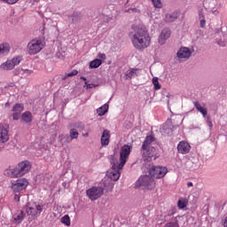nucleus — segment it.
I'll return each mask as SVG.
<instances>
[{
    "instance_id": "nucleus-1",
    "label": "nucleus",
    "mask_w": 227,
    "mask_h": 227,
    "mask_svg": "<svg viewBox=\"0 0 227 227\" xmlns=\"http://www.w3.org/2000/svg\"><path fill=\"white\" fill-rule=\"evenodd\" d=\"M131 42L137 51H145V49L150 47V34L148 30L145 28H138L131 38Z\"/></svg>"
},
{
    "instance_id": "nucleus-2",
    "label": "nucleus",
    "mask_w": 227,
    "mask_h": 227,
    "mask_svg": "<svg viewBox=\"0 0 227 227\" xmlns=\"http://www.w3.org/2000/svg\"><path fill=\"white\" fill-rule=\"evenodd\" d=\"M31 168H33L31 161L23 160L16 167L5 169L4 175L6 176H10V178H20V176H24L26 173H29V171H31Z\"/></svg>"
},
{
    "instance_id": "nucleus-3",
    "label": "nucleus",
    "mask_w": 227,
    "mask_h": 227,
    "mask_svg": "<svg viewBox=\"0 0 227 227\" xmlns=\"http://www.w3.org/2000/svg\"><path fill=\"white\" fill-rule=\"evenodd\" d=\"M109 160L112 167L111 169L106 171V176H108V178L112 179L114 182H118L121 175L120 170L123 169V167L120 166V162L118 160H116V158H114V155H111Z\"/></svg>"
},
{
    "instance_id": "nucleus-4",
    "label": "nucleus",
    "mask_w": 227,
    "mask_h": 227,
    "mask_svg": "<svg viewBox=\"0 0 227 227\" xmlns=\"http://www.w3.org/2000/svg\"><path fill=\"white\" fill-rule=\"evenodd\" d=\"M27 49L30 56H35V54H38L43 49V41L40 37L32 39L27 43Z\"/></svg>"
},
{
    "instance_id": "nucleus-5",
    "label": "nucleus",
    "mask_w": 227,
    "mask_h": 227,
    "mask_svg": "<svg viewBox=\"0 0 227 227\" xmlns=\"http://www.w3.org/2000/svg\"><path fill=\"white\" fill-rule=\"evenodd\" d=\"M27 185H29V181L26 178H19L17 180H12L10 189L13 192H20L22 191H26L27 189Z\"/></svg>"
},
{
    "instance_id": "nucleus-6",
    "label": "nucleus",
    "mask_w": 227,
    "mask_h": 227,
    "mask_svg": "<svg viewBox=\"0 0 227 227\" xmlns=\"http://www.w3.org/2000/svg\"><path fill=\"white\" fill-rule=\"evenodd\" d=\"M136 187H145L148 191L155 189V180L148 176H142L138 178Z\"/></svg>"
},
{
    "instance_id": "nucleus-7",
    "label": "nucleus",
    "mask_w": 227,
    "mask_h": 227,
    "mask_svg": "<svg viewBox=\"0 0 227 227\" xmlns=\"http://www.w3.org/2000/svg\"><path fill=\"white\" fill-rule=\"evenodd\" d=\"M86 194L89 200L95 201L98 200V198H102V195L104 194V188L100 186H92L86 191Z\"/></svg>"
},
{
    "instance_id": "nucleus-8",
    "label": "nucleus",
    "mask_w": 227,
    "mask_h": 227,
    "mask_svg": "<svg viewBox=\"0 0 227 227\" xmlns=\"http://www.w3.org/2000/svg\"><path fill=\"white\" fill-rule=\"evenodd\" d=\"M168 173V168L162 166H153L149 168V175L153 178H164Z\"/></svg>"
},
{
    "instance_id": "nucleus-9",
    "label": "nucleus",
    "mask_w": 227,
    "mask_h": 227,
    "mask_svg": "<svg viewBox=\"0 0 227 227\" xmlns=\"http://www.w3.org/2000/svg\"><path fill=\"white\" fill-rule=\"evenodd\" d=\"M132 150V147L129 145H125L121 148L120 153V166L121 168H123L125 164H127V160L129 159V156L130 155V152Z\"/></svg>"
},
{
    "instance_id": "nucleus-10",
    "label": "nucleus",
    "mask_w": 227,
    "mask_h": 227,
    "mask_svg": "<svg viewBox=\"0 0 227 227\" xmlns=\"http://www.w3.org/2000/svg\"><path fill=\"white\" fill-rule=\"evenodd\" d=\"M25 210L27 215H32V217H38V215L43 212V205L35 203L34 206H26Z\"/></svg>"
},
{
    "instance_id": "nucleus-11",
    "label": "nucleus",
    "mask_w": 227,
    "mask_h": 227,
    "mask_svg": "<svg viewBox=\"0 0 227 227\" xmlns=\"http://www.w3.org/2000/svg\"><path fill=\"white\" fill-rule=\"evenodd\" d=\"M10 124L0 123V143H8L10 141Z\"/></svg>"
},
{
    "instance_id": "nucleus-12",
    "label": "nucleus",
    "mask_w": 227,
    "mask_h": 227,
    "mask_svg": "<svg viewBox=\"0 0 227 227\" xmlns=\"http://www.w3.org/2000/svg\"><path fill=\"white\" fill-rule=\"evenodd\" d=\"M22 111H24V104L22 103H16L12 109V112L13 113L12 114V118L14 121H18V120H20V115L22 114Z\"/></svg>"
},
{
    "instance_id": "nucleus-13",
    "label": "nucleus",
    "mask_w": 227,
    "mask_h": 227,
    "mask_svg": "<svg viewBox=\"0 0 227 227\" xmlns=\"http://www.w3.org/2000/svg\"><path fill=\"white\" fill-rule=\"evenodd\" d=\"M191 56H192V52L191 51V49H189L187 47H182L176 52V57L179 59H189V58H191Z\"/></svg>"
},
{
    "instance_id": "nucleus-14",
    "label": "nucleus",
    "mask_w": 227,
    "mask_h": 227,
    "mask_svg": "<svg viewBox=\"0 0 227 227\" xmlns=\"http://www.w3.org/2000/svg\"><path fill=\"white\" fill-rule=\"evenodd\" d=\"M155 147H149L146 150H144L143 153H142V157L144 159V160H147L150 161L152 160V158L154 157V160L155 159H157V156H155Z\"/></svg>"
},
{
    "instance_id": "nucleus-15",
    "label": "nucleus",
    "mask_w": 227,
    "mask_h": 227,
    "mask_svg": "<svg viewBox=\"0 0 227 227\" xmlns=\"http://www.w3.org/2000/svg\"><path fill=\"white\" fill-rule=\"evenodd\" d=\"M177 152L178 153H182V155H185L191 152V145L188 142L181 141L177 145Z\"/></svg>"
},
{
    "instance_id": "nucleus-16",
    "label": "nucleus",
    "mask_w": 227,
    "mask_h": 227,
    "mask_svg": "<svg viewBox=\"0 0 227 227\" xmlns=\"http://www.w3.org/2000/svg\"><path fill=\"white\" fill-rule=\"evenodd\" d=\"M171 36V30H169V28H163L158 42L160 45H164V43H166V40H168L169 37Z\"/></svg>"
},
{
    "instance_id": "nucleus-17",
    "label": "nucleus",
    "mask_w": 227,
    "mask_h": 227,
    "mask_svg": "<svg viewBox=\"0 0 227 227\" xmlns=\"http://www.w3.org/2000/svg\"><path fill=\"white\" fill-rule=\"evenodd\" d=\"M111 141V131L104 129L101 135V146H108Z\"/></svg>"
},
{
    "instance_id": "nucleus-18",
    "label": "nucleus",
    "mask_w": 227,
    "mask_h": 227,
    "mask_svg": "<svg viewBox=\"0 0 227 227\" xmlns=\"http://www.w3.org/2000/svg\"><path fill=\"white\" fill-rule=\"evenodd\" d=\"M20 118H21L23 123H27V125L33 123V114L29 111L24 112Z\"/></svg>"
},
{
    "instance_id": "nucleus-19",
    "label": "nucleus",
    "mask_w": 227,
    "mask_h": 227,
    "mask_svg": "<svg viewBox=\"0 0 227 227\" xmlns=\"http://www.w3.org/2000/svg\"><path fill=\"white\" fill-rule=\"evenodd\" d=\"M25 217H26V214L22 210L17 211V213L14 214L12 216L13 221H15L16 224H20V223L24 221Z\"/></svg>"
},
{
    "instance_id": "nucleus-20",
    "label": "nucleus",
    "mask_w": 227,
    "mask_h": 227,
    "mask_svg": "<svg viewBox=\"0 0 227 227\" xmlns=\"http://www.w3.org/2000/svg\"><path fill=\"white\" fill-rule=\"evenodd\" d=\"M178 17H180V12L178 11L167 13L165 16V22H175Z\"/></svg>"
},
{
    "instance_id": "nucleus-21",
    "label": "nucleus",
    "mask_w": 227,
    "mask_h": 227,
    "mask_svg": "<svg viewBox=\"0 0 227 227\" xmlns=\"http://www.w3.org/2000/svg\"><path fill=\"white\" fill-rule=\"evenodd\" d=\"M155 141V137L152 135L147 136L142 145V150H148L150 145Z\"/></svg>"
},
{
    "instance_id": "nucleus-22",
    "label": "nucleus",
    "mask_w": 227,
    "mask_h": 227,
    "mask_svg": "<svg viewBox=\"0 0 227 227\" xmlns=\"http://www.w3.org/2000/svg\"><path fill=\"white\" fill-rule=\"evenodd\" d=\"M193 106L199 113H201L203 118H207V114H208L207 108L201 106V104H200L198 101L193 102Z\"/></svg>"
},
{
    "instance_id": "nucleus-23",
    "label": "nucleus",
    "mask_w": 227,
    "mask_h": 227,
    "mask_svg": "<svg viewBox=\"0 0 227 227\" xmlns=\"http://www.w3.org/2000/svg\"><path fill=\"white\" fill-rule=\"evenodd\" d=\"M162 130L165 132V134H173V123L171 122V119H168L165 125L162 128Z\"/></svg>"
},
{
    "instance_id": "nucleus-24",
    "label": "nucleus",
    "mask_w": 227,
    "mask_h": 227,
    "mask_svg": "<svg viewBox=\"0 0 227 227\" xmlns=\"http://www.w3.org/2000/svg\"><path fill=\"white\" fill-rule=\"evenodd\" d=\"M0 68L2 70H13L15 66L12 60H7L6 62L1 64Z\"/></svg>"
},
{
    "instance_id": "nucleus-25",
    "label": "nucleus",
    "mask_w": 227,
    "mask_h": 227,
    "mask_svg": "<svg viewBox=\"0 0 227 227\" xmlns=\"http://www.w3.org/2000/svg\"><path fill=\"white\" fill-rule=\"evenodd\" d=\"M107 111H109V105L107 103L97 109L98 116H104V114H106Z\"/></svg>"
},
{
    "instance_id": "nucleus-26",
    "label": "nucleus",
    "mask_w": 227,
    "mask_h": 227,
    "mask_svg": "<svg viewBox=\"0 0 227 227\" xmlns=\"http://www.w3.org/2000/svg\"><path fill=\"white\" fill-rule=\"evenodd\" d=\"M72 128L80 129V130H84L86 129V127L84 126V123L81 121L70 123L67 125V129H72Z\"/></svg>"
},
{
    "instance_id": "nucleus-27",
    "label": "nucleus",
    "mask_w": 227,
    "mask_h": 227,
    "mask_svg": "<svg viewBox=\"0 0 227 227\" xmlns=\"http://www.w3.org/2000/svg\"><path fill=\"white\" fill-rule=\"evenodd\" d=\"M102 66V59H96L90 62V68H98V67Z\"/></svg>"
},
{
    "instance_id": "nucleus-28",
    "label": "nucleus",
    "mask_w": 227,
    "mask_h": 227,
    "mask_svg": "<svg viewBox=\"0 0 227 227\" xmlns=\"http://www.w3.org/2000/svg\"><path fill=\"white\" fill-rule=\"evenodd\" d=\"M8 52H10V44L8 43L0 44V55L8 54Z\"/></svg>"
},
{
    "instance_id": "nucleus-29",
    "label": "nucleus",
    "mask_w": 227,
    "mask_h": 227,
    "mask_svg": "<svg viewBox=\"0 0 227 227\" xmlns=\"http://www.w3.org/2000/svg\"><path fill=\"white\" fill-rule=\"evenodd\" d=\"M137 69L136 68H131L129 70H128L125 74L126 77H128L129 79H132V77H136L137 75Z\"/></svg>"
},
{
    "instance_id": "nucleus-30",
    "label": "nucleus",
    "mask_w": 227,
    "mask_h": 227,
    "mask_svg": "<svg viewBox=\"0 0 227 227\" xmlns=\"http://www.w3.org/2000/svg\"><path fill=\"white\" fill-rule=\"evenodd\" d=\"M69 130V137L71 139H77V137H79V131H77V129L71 128Z\"/></svg>"
},
{
    "instance_id": "nucleus-31",
    "label": "nucleus",
    "mask_w": 227,
    "mask_h": 227,
    "mask_svg": "<svg viewBox=\"0 0 227 227\" xmlns=\"http://www.w3.org/2000/svg\"><path fill=\"white\" fill-rule=\"evenodd\" d=\"M77 20H79V15H77V12H74L69 17V22H71V24H77Z\"/></svg>"
},
{
    "instance_id": "nucleus-32",
    "label": "nucleus",
    "mask_w": 227,
    "mask_h": 227,
    "mask_svg": "<svg viewBox=\"0 0 227 227\" xmlns=\"http://www.w3.org/2000/svg\"><path fill=\"white\" fill-rule=\"evenodd\" d=\"M79 74V71L76 69H74L72 72L66 74L64 76H62V81H65L67 77H74V75H77Z\"/></svg>"
},
{
    "instance_id": "nucleus-33",
    "label": "nucleus",
    "mask_w": 227,
    "mask_h": 227,
    "mask_svg": "<svg viewBox=\"0 0 227 227\" xmlns=\"http://www.w3.org/2000/svg\"><path fill=\"white\" fill-rule=\"evenodd\" d=\"M61 223H62V224H65V226H70V224H71L70 216L68 215H64L61 218Z\"/></svg>"
},
{
    "instance_id": "nucleus-34",
    "label": "nucleus",
    "mask_w": 227,
    "mask_h": 227,
    "mask_svg": "<svg viewBox=\"0 0 227 227\" xmlns=\"http://www.w3.org/2000/svg\"><path fill=\"white\" fill-rule=\"evenodd\" d=\"M153 84L154 86V90H160L161 86H160V83L159 82V78L153 77Z\"/></svg>"
},
{
    "instance_id": "nucleus-35",
    "label": "nucleus",
    "mask_w": 227,
    "mask_h": 227,
    "mask_svg": "<svg viewBox=\"0 0 227 227\" xmlns=\"http://www.w3.org/2000/svg\"><path fill=\"white\" fill-rule=\"evenodd\" d=\"M11 61L12 62V65H14V67H17V65H20L22 61V57H14Z\"/></svg>"
},
{
    "instance_id": "nucleus-36",
    "label": "nucleus",
    "mask_w": 227,
    "mask_h": 227,
    "mask_svg": "<svg viewBox=\"0 0 227 227\" xmlns=\"http://www.w3.org/2000/svg\"><path fill=\"white\" fill-rule=\"evenodd\" d=\"M177 207L178 208H180V210L185 208V207H187V204L185 203V200H179L177 201Z\"/></svg>"
},
{
    "instance_id": "nucleus-37",
    "label": "nucleus",
    "mask_w": 227,
    "mask_h": 227,
    "mask_svg": "<svg viewBox=\"0 0 227 227\" xmlns=\"http://www.w3.org/2000/svg\"><path fill=\"white\" fill-rule=\"evenodd\" d=\"M71 141H74V139L70 137V135H67L60 139V143H70Z\"/></svg>"
},
{
    "instance_id": "nucleus-38",
    "label": "nucleus",
    "mask_w": 227,
    "mask_h": 227,
    "mask_svg": "<svg viewBox=\"0 0 227 227\" xmlns=\"http://www.w3.org/2000/svg\"><path fill=\"white\" fill-rule=\"evenodd\" d=\"M154 8H162V2L160 0H152Z\"/></svg>"
},
{
    "instance_id": "nucleus-39",
    "label": "nucleus",
    "mask_w": 227,
    "mask_h": 227,
    "mask_svg": "<svg viewBox=\"0 0 227 227\" xmlns=\"http://www.w3.org/2000/svg\"><path fill=\"white\" fill-rule=\"evenodd\" d=\"M174 214H176V207H171V209L168 210L167 215L168 217H173Z\"/></svg>"
},
{
    "instance_id": "nucleus-40",
    "label": "nucleus",
    "mask_w": 227,
    "mask_h": 227,
    "mask_svg": "<svg viewBox=\"0 0 227 227\" xmlns=\"http://www.w3.org/2000/svg\"><path fill=\"white\" fill-rule=\"evenodd\" d=\"M207 124L209 127V130H212V129H214V124L212 123V121L210 120V116H207Z\"/></svg>"
},
{
    "instance_id": "nucleus-41",
    "label": "nucleus",
    "mask_w": 227,
    "mask_h": 227,
    "mask_svg": "<svg viewBox=\"0 0 227 227\" xmlns=\"http://www.w3.org/2000/svg\"><path fill=\"white\" fill-rule=\"evenodd\" d=\"M199 19H200V20H205V13H203V9H200L199 11Z\"/></svg>"
},
{
    "instance_id": "nucleus-42",
    "label": "nucleus",
    "mask_w": 227,
    "mask_h": 227,
    "mask_svg": "<svg viewBox=\"0 0 227 227\" xmlns=\"http://www.w3.org/2000/svg\"><path fill=\"white\" fill-rule=\"evenodd\" d=\"M127 13H137V8H129L126 10Z\"/></svg>"
},
{
    "instance_id": "nucleus-43",
    "label": "nucleus",
    "mask_w": 227,
    "mask_h": 227,
    "mask_svg": "<svg viewBox=\"0 0 227 227\" xmlns=\"http://www.w3.org/2000/svg\"><path fill=\"white\" fill-rule=\"evenodd\" d=\"M200 27H205L207 26V20H200Z\"/></svg>"
},
{
    "instance_id": "nucleus-44",
    "label": "nucleus",
    "mask_w": 227,
    "mask_h": 227,
    "mask_svg": "<svg viewBox=\"0 0 227 227\" xmlns=\"http://www.w3.org/2000/svg\"><path fill=\"white\" fill-rule=\"evenodd\" d=\"M14 201H20V192H16L15 193Z\"/></svg>"
},
{
    "instance_id": "nucleus-45",
    "label": "nucleus",
    "mask_w": 227,
    "mask_h": 227,
    "mask_svg": "<svg viewBox=\"0 0 227 227\" xmlns=\"http://www.w3.org/2000/svg\"><path fill=\"white\" fill-rule=\"evenodd\" d=\"M4 1V3H7L8 4H15L19 0H2Z\"/></svg>"
},
{
    "instance_id": "nucleus-46",
    "label": "nucleus",
    "mask_w": 227,
    "mask_h": 227,
    "mask_svg": "<svg viewBox=\"0 0 227 227\" xmlns=\"http://www.w3.org/2000/svg\"><path fill=\"white\" fill-rule=\"evenodd\" d=\"M98 58H99V59H103V60L106 59V56L105 53H98Z\"/></svg>"
},
{
    "instance_id": "nucleus-47",
    "label": "nucleus",
    "mask_w": 227,
    "mask_h": 227,
    "mask_svg": "<svg viewBox=\"0 0 227 227\" xmlns=\"http://www.w3.org/2000/svg\"><path fill=\"white\" fill-rule=\"evenodd\" d=\"M85 86L87 90H91V88H93V83H88V82H85Z\"/></svg>"
},
{
    "instance_id": "nucleus-48",
    "label": "nucleus",
    "mask_w": 227,
    "mask_h": 227,
    "mask_svg": "<svg viewBox=\"0 0 227 227\" xmlns=\"http://www.w3.org/2000/svg\"><path fill=\"white\" fill-rule=\"evenodd\" d=\"M194 184H192V182H188L187 183V187H192Z\"/></svg>"
},
{
    "instance_id": "nucleus-49",
    "label": "nucleus",
    "mask_w": 227,
    "mask_h": 227,
    "mask_svg": "<svg viewBox=\"0 0 227 227\" xmlns=\"http://www.w3.org/2000/svg\"><path fill=\"white\" fill-rule=\"evenodd\" d=\"M80 79H81L82 81H86V77H84V76H81Z\"/></svg>"
},
{
    "instance_id": "nucleus-50",
    "label": "nucleus",
    "mask_w": 227,
    "mask_h": 227,
    "mask_svg": "<svg viewBox=\"0 0 227 227\" xmlns=\"http://www.w3.org/2000/svg\"><path fill=\"white\" fill-rule=\"evenodd\" d=\"M83 136H84V137H88L89 134L85 133Z\"/></svg>"
},
{
    "instance_id": "nucleus-51",
    "label": "nucleus",
    "mask_w": 227,
    "mask_h": 227,
    "mask_svg": "<svg viewBox=\"0 0 227 227\" xmlns=\"http://www.w3.org/2000/svg\"><path fill=\"white\" fill-rule=\"evenodd\" d=\"M5 106H10V103L7 102V103L5 104Z\"/></svg>"
},
{
    "instance_id": "nucleus-52",
    "label": "nucleus",
    "mask_w": 227,
    "mask_h": 227,
    "mask_svg": "<svg viewBox=\"0 0 227 227\" xmlns=\"http://www.w3.org/2000/svg\"><path fill=\"white\" fill-rule=\"evenodd\" d=\"M178 217H180V215H177L175 219H176V218H178Z\"/></svg>"
},
{
    "instance_id": "nucleus-53",
    "label": "nucleus",
    "mask_w": 227,
    "mask_h": 227,
    "mask_svg": "<svg viewBox=\"0 0 227 227\" xmlns=\"http://www.w3.org/2000/svg\"><path fill=\"white\" fill-rule=\"evenodd\" d=\"M178 217H180V215H177L175 219H176V218H178Z\"/></svg>"
},
{
    "instance_id": "nucleus-54",
    "label": "nucleus",
    "mask_w": 227,
    "mask_h": 227,
    "mask_svg": "<svg viewBox=\"0 0 227 227\" xmlns=\"http://www.w3.org/2000/svg\"><path fill=\"white\" fill-rule=\"evenodd\" d=\"M168 104H169V100H168Z\"/></svg>"
}]
</instances>
